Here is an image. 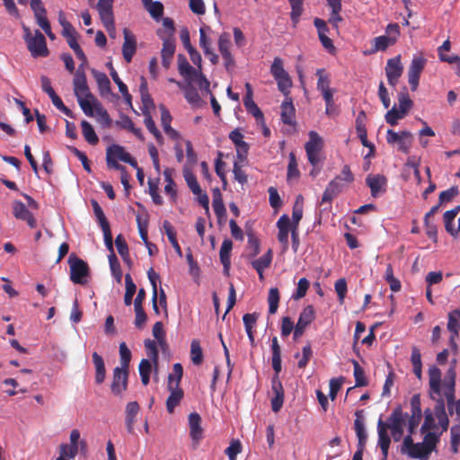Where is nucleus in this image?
<instances>
[{
	"label": "nucleus",
	"instance_id": "obj_1",
	"mask_svg": "<svg viewBox=\"0 0 460 460\" xmlns=\"http://www.w3.org/2000/svg\"><path fill=\"white\" fill-rule=\"evenodd\" d=\"M429 383L430 397L436 400L434 407V414L438 420V424L442 429V432L447 431L449 426V420L446 412L445 402L441 394V371L436 367L432 366L429 369Z\"/></svg>",
	"mask_w": 460,
	"mask_h": 460
},
{
	"label": "nucleus",
	"instance_id": "obj_2",
	"mask_svg": "<svg viewBox=\"0 0 460 460\" xmlns=\"http://www.w3.org/2000/svg\"><path fill=\"white\" fill-rule=\"evenodd\" d=\"M429 383L430 397L436 400L434 407V414L438 420V424L442 429V432L447 431L449 426V420L446 412L445 402L441 394V371L436 367L432 366L429 369Z\"/></svg>",
	"mask_w": 460,
	"mask_h": 460
},
{
	"label": "nucleus",
	"instance_id": "obj_3",
	"mask_svg": "<svg viewBox=\"0 0 460 460\" xmlns=\"http://www.w3.org/2000/svg\"><path fill=\"white\" fill-rule=\"evenodd\" d=\"M354 181V175L350 170L349 165L345 164L342 167L341 173L332 180L325 190L323 191L321 205L324 203L331 204L332 201L343 191L346 186Z\"/></svg>",
	"mask_w": 460,
	"mask_h": 460
},
{
	"label": "nucleus",
	"instance_id": "obj_4",
	"mask_svg": "<svg viewBox=\"0 0 460 460\" xmlns=\"http://www.w3.org/2000/svg\"><path fill=\"white\" fill-rule=\"evenodd\" d=\"M118 161H121L130 164L134 168H137V162L133 158L130 154L125 151L124 147L113 144L110 146L106 150V162L109 168H112L120 172L125 171V167L118 164Z\"/></svg>",
	"mask_w": 460,
	"mask_h": 460
},
{
	"label": "nucleus",
	"instance_id": "obj_5",
	"mask_svg": "<svg viewBox=\"0 0 460 460\" xmlns=\"http://www.w3.org/2000/svg\"><path fill=\"white\" fill-rule=\"evenodd\" d=\"M354 430L358 438L357 451L352 460H363V454L367 441V433L365 427L364 410L355 411Z\"/></svg>",
	"mask_w": 460,
	"mask_h": 460
},
{
	"label": "nucleus",
	"instance_id": "obj_6",
	"mask_svg": "<svg viewBox=\"0 0 460 460\" xmlns=\"http://www.w3.org/2000/svg\"><path fill=\"white\" fill-rule=\"evenodd\" d=\"M270 74L277 82L278 89L288 96L289 89L292 87V80L288 73L284 69L283 60L276 57L270 66Z\"/></svg>",
	"mask_w": 460,
	"mask_h": 460
},
{
	"label": "nucleus",
	"instance_id": "obj_7",
	"mask_svg": "<svg viewBox=\"0 0 460 460\" xmlns=\"http://www.w3.org/2000/svg\"><path fill=\"white\" fill-rule=\"evenodd\" d=\"M67 262L70 267L71 281L75 284H85L87 282L86 278L90 273L88 264L84 260L78 258L75 253L69 255Z\"/></svg>",
	"mask_w": 460,
	"mask_h": 460
},
{
	"label": "nucleus",
	"instance_id": "obj_8",
	"mask_svg": "<svg viewBox=\"0 0 460 460\" xmlns=\"http://www.w3.org/2000/svg\"><path fill=\"white\" fill-rule=\"evenodd\" d=\"M386 35L374 38L372 53L385 51L389 46H393L400 36V26L398 23H389L385 28Z\"/></svg>",
	"mask_w": 460,
	"mask_h": 460
},
{
	"label": "nucleus",
	"instance_id": "obj_9",
	"mask_svg": "<svg viewBox=\"0 0 460 460\" xmlns=\"http://www.w3.org/2000/svg\"><path fill=\"white\" fill-rule=\"evenodd\" d=\"M323 139L315 131L309 132V140L305 145V149L309 163L316 166L320 163L319 154L323 148Z\"/></svg>",
	"mask_w": 460,
	"mask_h": 460
},
{
	"label": "nucleus",
	"instance_id": "obj_10",
	"mask_svg": "<svg viewBox=\"0 0 460 460\" xmlns=\"http://www.w3.org/2000/svg\"><path fill=\"white\" fill-rule=\"evenodd\" d=\"M113 2L114 0H98L96 4L100 19L108 32L115 30Z\"/></svg>",
	"mask_w": 460,
	"mask_h": 460
},
{
	"label": "nucleus",
	"instance_id": "obj_11",
	"mask_svg": "<svg viewBox=\"0 0 460 460\" xmlns=\"http://www.w3.org/2000/svg\"><path fill=\"white\" fill-rule=\"evenodd\" d=\"M407 413H403L399 406L394 410L388 420V429H391L392 436L395 441H399L403 434V425Z\"/></svg>",
	"mask_w": 460,
	"mask_h": 460
},
{
	"label": "nucleus",
	"instance_id": "obj_12",
	"mask_svg": "<svg viewBox=\"0 0 460 460\" xmlns=\"http://www.w3.org/2000/svg\"><path fill=\"white\" fill-rule=\"evenodd\" d=\"M386 141L390 145H398L399 150L407 154L411 146L412 136L411 132L406 130L395 132L393 129H388L386 133Z\"/></svg>",
	"mask_w": 460,
	"mask_h": 460
},
{
	"label": "nucleus",
	"instance_id": "obj_13",
	"mask_svg": "<svg viewBox=\"0 0 460 460\" xmlns=\"http://www.w3.org/2000/svg\"><path fill=\"white\" fill-rule=\"evenodd\" d=\"M27 43L28 49L33 58L47 57L49 51L47 47V42L44 35L36 31L33 38L29 39Z\"/></svg>",
	"mask_w": 460,
	"mask_h": 460
},
{
	"label": "nucleus",
	"instance_id": "obj_14",
	"mask_svg": "<svg viewBox=\"0 0 460 460\" xmlns=\"http://www.w3.org/2000/svg\"><path fill=\"white\" fill-rule=\"evenodd\" d=\"M128 369L115 367L113 369L111 390L115 395H121L128 388Z\"/></svg>",
	"mask_w": 460,
	"mask_h": 460
},
{
	"label": "nucleus",
	"instance_id": "obj_15",
	"mask_svg": "<svg viewBox=\"0 0 460 460\" xmlns=\"http://www.w3.org/2000/svg\"><path fill=\"white\" fill-rule=\"evenodd\" d=\"M426 59L422 57L414 58L408 70L409 84L411 91H416L421 72L424 69Z\"/></svg>",
	"mask_w": 460,
	"mask_h": 460
},
{
	"label": "nucleus",
	"instance_id": "obj_16",
	"mask_svg": "<svg viewBox=\"0 0 460 460\" xmlns=\"http://www.w3.org/2000/svg\"><path fill=\"white\" fill-rule=\"evenodd\" d=\"M315 312L313 305H307L300 313L297 323L294 330V339H297L304 334L306 327L314 320Z\"/></svg>",
	"mask_w": 460,
	"mask_h": 460
},
{
	"label": "nucleus",
	"instance_id": "obj_17",
	"mask_svg": "<svg viewBox=\"0 0 460 460\" xmlns=\"http://www.w3.org/2000/svg\"><path fill=\"white\" fill-rule=\"evenodd\" d=\"M73 84L74 92L76 98L85 97L95 101L94 95L90 92V89L88 87L86 75L84 70L80 71V68H77L75 74Z\"/></svg>",
	"mask_w": 460,
	"mask_h": 460
},
{
	"label": "nucleus",
	"instance_id": "obj_18",
	"mask_svg": "<svg viewBox=\"0 0 460 460\" xmlns=\"http://www.w3.org/2000/svg\"><path fill=\"white\" fill-rule=\"evenodd\" d=\"M167 390L170 392V394L166 399L165 405L167 411L172 414L183 399L184 392L181 387L174 385L172 377H170V382H167Z\"/></svg>",
	"mask_w": 460,
	"mask_h": 460
},
{
	"label": "nucleus",
	"instance_id": "obj_19",
	"mask_svg": "<svg viewBox=\"0 0 460 460\" xmlns=\"http://www.w3.org/2000/svg\"><path fill=\"white\" fill-rule=\"evenodd\" d=\"M402 70L403 67L401 63L400 56H397L387 60L385 66V74L388 84L391 86L394 87L397 84L398 80L402 74Z\"/></svg>",
	"mask_w": 460,
	"mask_h": 460
},
{
	"label": "nucleus",
	"instance_id": "obj_20",
	"mask_svg": "<svg viewBox=\"0 0 460 460\" xmlns=\"http://www.w3.org/2000/svg\"><path fill=\"white\" fill-rule=\"evenodd\" d=\"M13 217L22 221H25L31 228L37 226V220L32 213L27 208L24 203L20 200H14L12 203Z\"/></svg>",
	"mask_w": 460,
	"mask_h": 460
},
{
	"label": "nucleus",
	"instance_id": "obj_21",
	"mask_svg": "<svg viewBox=\"0 0 460 460\" xmlns=\"http://www.w3.org/2000/svg\"><path fill=\"white\" fill-rule=\"evenodd\" d=\"M229 138L234 144L236 149V158L241 161H246L249 151V145L243 141V135L235 128L229 134Z\"/></svg>",
	"mask_w": 460,
	"mask_h": 460
},
{
	"label": "nucleus",
	"instance_id": "obj_22",
	"mask_svg": "<svg viewBox=\"0 0 460 460\" xmlns=\"http://www.w3.org/2000/svg\"><path fill=\"white\" fill-rule=\"evenodd\" d=\"M366 183L369 187L371 195L374 198L386 191L387 179L382 174L367 175Z\"/></svg>",
	"mask_w": 460,
	"mask_h": 460
},
{
	"label": "nucleus",
	"instance_id": "obj_23",
	"mask_svg": "<svg viewBox=\"0 0 460 460\" xmlns=\"http://www.w3.org/2000/svg\"><path fill=\"white\" fill-rule=\"evenodd\" d=\"M123 35L122 55L126 62L130 63L137 50V40L134 34L127 28L123 30Z\"/></svg>",
	"mask_w": 460,
	"mask_h": 460
},
{
	"label": "nucleus",
	"instance_id": "obj_24",
	"mask_svg": "<svg viewBox=\"0 0 460 460\" xmlns=\"http://www.w3.org/2000/svg\"><path fill=\"white\" fill-rule=\"evenodd\" d=\"M271 389L274 396L271 398V409L274 412H279L284 402V388L278 376H273L271 380Z\"/></svg>",
	"mask_w": 460,
	"mask_h": 460
},
{
	"label": "nucleus",
	"instance_id": "obj_25",
	"mask_svg": "<svg viewBox=\"0 0 460 460\" xmlns=\"http://www.w3.org/2000/svg\"><path fill=\"white\" fill-rule=\"evenodd\" d=\"M388 424L384 422L380 418L377 422L378 446L381 448L384 460L387 459L388 450L391 443L390 437L387 432Z\"/></svg>",
	"mask_w": 460,
	"mask_h": 460
},
{
	"label": "nucleus",
	"instance_id": "obj_26",
	"mask_svg": "<svg viewBox=\"0 0 460 460\" xmlns=\"http://www.w3.org/2000/svg\"><path fill=\"white\" fill-rule=\"evenodd\" d=\"M157 35L163 40L162 63L164 67H168L175 51L174 39L165 38L160 31H157Z\"/></svg>",
	"mask_w": 460,
	"mask_h": 460
},
{
	"label": "nucleus",
	"instance_id": "obj_27",
	"mask_svg": "<svg viewBox=\"0 0 460 460\" xmlns=\"http://www.w3.org/2000/svg\"><path fill=\"white\" fill-rule=\"evenodd\" d=\"M278 240L282 244L283 252L288 248V233L290 231V219L288 215H282L278 222Z\"/></svg>",
	"mask_w": 460,
	"mask_h": 460
},
{
	"label": "nucleus",
	"instance_id": "obj_28",
	"mask_svg": "<svg viewBox=\"0 0 460 460\" xmlns=\"http://www.w3.org/2000/svg\"><path fill=\"white\" fill-rule=\"evenodd\" d=\"M170 81L176 83L180 89L183 91L184 97L189 103L196 107L200 106L202 101L197 89L191 84L192 81H187V84H182L181 83L177 82L173 79H171Z\"/></svg>",
	"mask_w": 460,
	"mask_h": 460
},
{
	"label": "nucleus",
	"instance_id": "obj_29",
	"mask_svg": "<svg viewBox=\"0 0 460 460\" xmlns=\"http://www.w3.org/2000/svg\"><path fill=\"white\" fill-rule=\"evenodd\" d=\"M190 436L197 444L203 438V429L201 428V417L198 412H191L188 417Z\"/></svg>",
	"mask_w": 460,
	"mask_h": 460
},
{
	"label": "nucleus",
	"instance_id": "obj_30",
	"mask_svg": "<svg viewBox=\"0 0 460 460\" xmlns=\"http://www.w3.org/2000/svg\"><path fill=\"white\" fill-rule=\"evenodd\" d=\"M281 120L284 124L293 126L296 124L295 116L296 110L293 105L292 99L290 97L286 96L285 101L282 102L281 106Z\"/></svg>",
	"mask_w": 460,
	"mask_h": 460
},
{
	"label": "nucleus",
	"instance_id": "obj_31",
	"mask_svg": "<svg viewBox=\"0 0 460 460\" xmlns=\"http://www.w3.org/2000/svg\"><path fill=\"white\" fill-rule=\"evenodd\" d=\"M178 69L180 75L183 76L186 81L195 80L197 72L199 71L192 67L187 58L181 54L178 56Z\"/></svg>",
	"mask_w": 460,
	"mask_h": 460
},
{
	"label": "nucleus",
	"instance_id": "obj_32",
	"mask_svg": "<svg viewBox=\"0 0 460 460\" xmlns=\"http://www.w3.org/2000/svg\"><path fill=\"white\" fill-rule=\"evenodd\" d=\"M233 248V242L230 239H225L222 243L219 258L220 261L224 267V272L228 274L231 261H230V254Z\"/></svg>",
	"mask_w": 460,
	"mask_h": 460
},
{
	"label": "nucleus",
	"instance_id": "obj_33",
	"mask_svg": "<svg viewBox=\"0 0 460 460\" xmlns=\"http://www.w3.org/2000/svg\"><path fill=\"white\" fill-rule=\"evenodd\" d=\"M456 370L455 366H451L447 371V376L443 382L444 395L446 399H453V393H455L456 385Z\"/></svg>",
	"mask_w": 460,
	"mask_h": 460
},
{
	"label": "nucleus",
	"instance_id": "obj_34",
	"mask_svg": "<svg viewBox=\"0 0 460 460\" xmlns=\"http://www.w3.org/2000/svg\"><path fill=\"white\" fill-rule=\"evenodd\" d=\"M126 427L128 433L134 432V423L136 421V416L139 411V404L137 402H130L126 406Z\"/></svg>",
	"mask_w": 460,
	"mask_h": 460
},
{
	"label": "nucleus",
	"instance_id": "obj_35",
	"mask_svg": "<svg viewBox=\"0 0 460 460\" xmlns=\"http://www.w3.org/2000/svg\"><path fill=\"white\" fill-rule=\"evenodd\" d=\"M93 363L95 368V383L97 385H101L104 382L106 377V369L104 365V360L101 355H99L96 351L93 353Z\"/></svg>",
	"mask_w": 460,
	"mask_h": 460
},
{
	"label": "nucleus",
	"instance_id": "obj_36",
	"mask_svg": "<svg viewBox=\"0 0 460 460\" xmlns=\"http://www.w3.org/2000/svg\"><path fill=\"white\" fill-rule=\"evenodd\" d=\"M144 8L149 13L151 17L155 21H160L164 14V5L159 1L141 0Z\"/></svg>",
	"mask_w": 460,
	"mask_h": 460
},
{
	"label": "nucleus",
	"instance_id": "obj_37",
	"mask_svg": "<svg viewBox=\"0 0 460 460\" xmlns=\"http://www.w3.org/2000/svg\"><path fill=\"white\" fill-rule=\"evenodd\" d=\"M272 261V252L269 250L265 254L252 262V268L257 271L261 279H263V271L270 267Z\"/></svg>",
	"mask_w": 460,
	"mask_h": 460
},
{
	"label": "nucleus",
	"instance_id": "obj_38",
	"mask_svg": "<svg viewBox=\"0 0 460 460\" xmlns=\"http://www.w3.org/2000/svg\"><path fill=\"white\" fill-rule=\"evenodd\" d=\"M92 73L96 80L101 95L109 94L111 93V82L106 74L95 69H93Z\"/></svg>",
	"mask_w": 460,
	"mask_h": 460
},
{
	"label": "nucleus",
	"instance_id": "obj_39",
	"mask_svg": "<svg viewBox=\"0 0 460 460\" xmlns=\"http://www.w3.org/2000/svg\"><path fill=\"white\" fill-rule=\"evenodd\" d=\"M163 227H164V230L168 237V240L171 243L172 246L173 247L175 252L179 256L181 257L182 256L181 249L177 241L176 232L174 230L173 226H172V224L169 221L165 220L163 223Z\"/></svg>",
	"mask_w": 460,
	"mask_h": 460
},
{
	"label": "nucleus",
	"instance_id": "obj_40",
	"mask_svg": "<svg viewBox=\"0 0 460 460\" xmlns=\"http://www.w3.org/2000/svg\"><path fill=\"white\" fill-rule=\"evenodd\" d=\"M144 123L147 130L155 137V138L159 144H163L164 137L161 132L156 128L155 123L150 114V111H144Z\"/></svg>",
	"mask_w": 460,
	"mask_h": 460
},
{
	"label": "nucleus",
	"instance_id": "obj_41",
	"mask_svg": "<svg viewBox=\"0 0 460 460\" xmlns=\"http://www.w3.org/2000/svg\"><path fill=\"white\" fill-rule=\"evenodd\" d=\"M81 128H82V133H83L84 139L90 145H93V146L97 145L99 142V137L96 135L93 126L87 120H83L81 122Z\"/></svg>",
	"mask_w": 460,
	"mask_h": 460
},
{
	"label": "nucleus",
	"instance_id": "obj_42",
	"mask_svg": "<svg viewBox=\"0 0 460 460\" xmlns=\"http://www.w3.org/2000/svg\"><path fill=\"white\" fill-rule=\"evenodd\" d=\"M351 362L354 368L353 375L355 378V387L367 386L368 385V380L365 375L363 367H361L359 363L355 359Z\"/></svg>",
	"mask_w": 460,
	"mask_h": 460
},
{
	"label": "nucleus",
	"instance_id": "obj_43",
	"mask_svg": "<svg viewBox=\"0 0 460 460\" xmlns=\"http://www.w3.org/2000/svg\"><path fill=\"white\" fill-rule=\"evenodd\" d=\"M460 329V309L454 310L448 314L447 330L458 336Z\"/></svg>",
	"mask_w": 460,
	"mask_h": 460
},
{
	"label": "nucleus",
	"instance_id": "obj_44",
	"mask_svg": "<svg viewBox=\"0 0 460 460\" xmlns=\"http://www.w3.org/2000/svg\"><path fill=\"white\" fill-rule=\"evenodd\" d=\"M138 371L141 382L144 385H147L150 381V374L152 372V363L146 358H143L138 366Z\"/></svg>",
	"mask_w": 460,
	"mask_h": 460
},
{
	"label": "nucleus",
	"instance_id": "obj_45",
	"mask_svg": "<svg viewBox=\"0 0 460 460\" xmlns=\"http://www.w3.org/2000/svg\"><path fill=\"white\" fill-rule=\"evenodd\" d=\"M212 206L215 211V214L218 218H221L226 216V208L222 199L221 193L219 190H215L213 193V202Z\"/></svg>",
	"mask_w": 460,
	"mask_h": 460
},
{
	"label": "nucleus",
	"instance_id": "obj_46",
	"mask_svg": "<svg viewBox=\"0 0 460 460\" xmlns=\"http://www.w3.org/2000/svg\"><path fill=\"white\" fill-rule=\"evenodd\" d=\"M288 2L291 6L290 19L293 25L296 26L303 13L304 0H288Z\"/></svg>",
	"mask_w": 460,
	"mask_h": 460
},
{
	"label": "nucleus",
	"instance_id": "obj_47",
	"mask_svg": "<svg viewBox=\"0 0 460 460\" xmlns=\"http://www.w3.org/2000/svg\"><path fill=\"white\" fill-rule=\"evenodd\" d=\"M125 285L126 292L124 295V303L126 305H130L132 304V299L136 293L137 287L129 274H126L125 276Z\"/></svg>",
	"mask_w": 460,
	"mask_h": 460
},
{
	"label": "nucleus",
	"instance_id": "obj_48",
	"mask_svg": "<svg viewBox=\"0 0 460 460\" xmlns=\"http://www.w3.org/2000/svg\"><path fill=\"white\" fill-rule=\"evenodd\" d=\"M172 172L173 170L171 168H165L164 171V176L166 182L164 186V191L166 194L170 195L172 199H174L176 197V185L172 180Z\"/></svg>",
	"mask_w": 460,
	"mask_h": 460
},
{
	"label": "nucleus",
	"instance_id": "obj_49",
	"mask_svg": "<svg viewBox=\"0 0 460 460\" xmlns=\"http://www.w3.org/2000/svg\"><path fill=\"white\" fill-rule=\"evenodd\" d=\"M428 447L420 443H415L411 450H407V455L411 458H426L428 457L431 452L427 449Z\"/></svg>",
	"mask_w": 460,
	"mask_h": 460
},
{
	"label": "nucleus",
	"instance_id": "obj_50",
	"mask_svg": "<svg viewBox=\"0 0 460 460\" xmlns=\"http://www.w3.org/2000/svg\"><path fill=\"white\" fill-rule=\"evenodd\" d=\"M244 162L236 158L233 166L234 178L242 185L245 184L248 181L247 174L242 169Z\"/></svg>",
	"mask_w": 460,
	"mask_h": 460
},
{
	"label": "nucleus",
	"instance_id": "obj_51",
	"mask_svg": "<svg viewBox=\"0 0 460 460\" xmlns=\"http://www.w3.org/2000/svg\"><path fill=\"white\" fill-rule=\"evenodd\" d=\"M268 303H269V313L270 314H274L279 307V292L277 288H271L269 291L268 296Z\"/></svg>",
	"mask_w": 460,
	"mask_h": 460
},
{
	"label": "nucleus",
	"instance_id": "obj_52",
	"mask_svg": "<svg viewBox=\"0 0 460 460\" xmlns=\"http://www.w3.org/2000/svg\"><path fill=\"white\" fill-rule=\"evenodd\" d=\"M190 357L194 365L201 364L203 360L202 349L198 340H193L190 344Z\"/></svg>",
	"mask_w": 460,
	"mask_h": 460
},
{
	"label": "nucleus",
	"instance_id": "obj_53",
	"mask_svg": "<svg viewBox=\"0 0 460 460\" xmlns=\"http://www.w3.org/2000/svg\"><path fill=\"white\" fill-rule=\"evenodd\" d=\"M153 335L157 340L158 344L162 347H167L165 341V332L162 322H156L153 326Z\"/></svg>",
	"mask_w": 460,
	"mask_h": 460
},
{
	"label": "nucleus",
	"instance_id": "obj_54",
	"mask_svg": "<svg viewBox=\"0 0 460 460\" xmlns=\"http://www.w3.org/2000/svg\"><path fill=\"white\" fill-rule=\"evenodd\" d=\"M424 434L422 444L428 447L427 449L429 451L432 452L436 448L441 432L439 434H436L434 431L429 430Z\"/></svg>",
	"mask_w": 460,
	"mask_h": 460
},
{
	"label": "nucleus",
	"instance_id": "obj_55",
	"mask_svg": "<svg viewBox=\"0 0 460 460\" xmlns=\"http://www.w3.org/2000/svg\"><path fill=\"white\" fill-rule=\"evenodd\" d=\"M424 416H425L424 422L420 428L421 433H426L427 431L435 429L437 428L434 415L429 409L425 410Z\"/></svg>",
	"mask_w": 460,
	"mask_h": 460
},
{
	"label": "nucleus",
	"instance_id": "obj_56",
	"mask_svg": "<svg viewBox=\"0 0 460 460\" xmlns=\"http://www.w3.org/2000/svg\"><path fill=\"white\" fill-rule=\"evenodd\" d=\"M187 262L190 267V274L193 277L196 283L199 284V279L200 276V269L198 263L194 261L192 252L189 249V252L186 255Z\"/></svg>",
	"mask_w": 460,
	"mask_h": 460
},
{
	"label": "nucleus",
	"instance_id": "obj_57",
	"mask_svg": "<svg viewBox=\"0 0 460 460\" xmlns=\"http://www.w3.org/2000/svg\"><path fill=\"white\" fill-rule=\"evenodd\" d=\"M456 216H453V212L446 211L443 215V220L445 224L446 231L450 234L452 236L456 237L458 234V231L454 226V220Z\"/></svg>",
	"mask_w": 460,
	"mask_h": 460
},
{
	"label": "nucleus",
	"instance_id": "obj_58",
	"mask_svg": "<svg viewBox=\"0 0 460 460\" xmlns=\"http://www.w3.org/2000/svg\"><path fill=\"white\" fill-rule=\"evenodd\" d=\"M119 356H120V365L122 368L128 369L129 363L131 360V351L127 347L125 342H121L119 344Z\"/></svg>",
	"mask_w": 460,
	"mask_h": 460
},
{
	"label": "nucleus",
	"instance_id": "obj_59",
	"mask_svg": "<svg viewBox=\"0 0 460 460\" xmlns=\"http://www.w3.org/2000/svg\"><path fill=\"white\" fill-rule=\"evenodd\" d=\"M109 263L112 275L119 282L122 278V271L115 252H112V254H109Z\"/></svg>",
	"mask_w": 460,
	"mask_h": 460
},
{
	"label": "nucleus",
	"instance_id": "obj_60",
	"mask_svg": "<svg viewBox=\"0 0 460 460\" xmlns=\"http://www.w3.org/2000/svg\"><path fill=\"white\" fill-rule=\"evenodd\" d=\"M95 111L99 117L100 123L104 128H110L111 126L112 120L107 112V111L100 104H95Z\"/></svg>",
	"mask_w": 460,
	"mask_h": 460
},
{
	"label": "nucleus",
	"instance_id": "obj_61",
	"mask_svg": "<svg viewBox=\"0 0 460 460\" xmlns=\"http://www.w3.org/2000/svg\"><path fill=\"white\" fill-rule=\"evenodd\" d=\"M310 283L307 279L302 278L298 280L296 292L292 295V298L298 300L303 298L309 288Z\"/></svg>",
	"mask_w": 460,
	"mask_h": 460
},
{
	"label": "nucleus",
	"instance_id": "obj_62",
	"mask_svg": "<svg viewBox=\"0 0 460 460\" xmlns=\"http://www.w3.org/2000/svg\"><path fill=\"white\" fill-rule=\"evenodd\" d=\"M115 244L119 254L123 260H127L129 257L128 243L121 234H118L115 239Z\"/></svg>",
	"mask_w": 460,
	"mask_h": 460
},
{
	"label": "nucleus",
	"instance_id": "obj_63",
	"mask_svg": "<svg viewBox=\"0 0 460 460\" xmlns=\"http://www.w3.org/2000/svg\"><path fill=\"white\" fill-rule=\"evenodd\" d=\"M91 204L93 206V212H94V215L99 222V225L102 227H104L106 226H109V222L103 213V210L102 208H101V206L99 205V203L95 200V199H92L91 200Z\"/></svg>",
	"mask_w": 460,
	"mask_h": 460
},
{
	"label": "nucleus",
	"instance_id": "obj_64",
	"mask_svg": "<svg viewBox=\"0 0 460 460\" xmlns=\"http://www.w3.org/2000/svg\"><path fill=\"white\" fill-rule=\"evenodd\" d=\"M77 101L81 109L87 116H93V107L99 103L96 99L93 101L85 97H78Z\"/></svg>",
	"mask_w": 460,
	"mask_h": 460
}]
</instances>
